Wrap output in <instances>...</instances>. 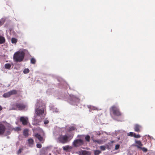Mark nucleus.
I'll list each match as a JSON object with an SVG mask.
<instances>
[{"instance_id":"obj_1","label":"nucleus","mask_w":155,"mask_h":155,"mask_svg":"<svg viewBox=\"0 0 155 155\" xmlns=\"http://www.w3.org/2000/svg\"><path fill=\"white\" fill-rule=\"evenodd\" d=\"M73 136H68L66 134L60 135L57 139L60 143L65 144L68 143L72 138Z\"/></svg>"},{"instance_id":"obj_2","label":"nucleus","mask_w":155,"mask_h":155,"mask_svg":"<svg viewBox=\"0 0 155 155\" xmlns=\"http://www.w3.org/2000/svg\"><path fill=\"white\" fill-rule=\"evenodd\" d=\"M25 56V53L23 51H18L13 55V59L15 61L20 62L22 61Z\"/></svg>"},{"instance_id":"obj_3","label":"nucleus","mask_w":155,"mask_h":155,"mask_svg":"<svg viewBox=\"0 0 155 155\" xmlns=\"http://www.w3.org/2000/svg\"><path fill=\"white\" fill-rule=\"evenodd\" d=\"M44 110L43 108H37L35 109V113L37 116L35 117V120L38 122L41 121V118L39 116L41 115L44 113Z\"/></svg>"},{"instance_id":"obj_4","label":"nucleus","mask_w":155,"mask_h":155,"mask_svg":"<svg viewBox=\"0 0 155 155\" xmlns=\"http://www.w3.org/2000/svg\"><path fill=\"white\" fill-rule=\"evenodd\" d=\"M110 111L115 116L119 117L122 114L119 109L116 105L112 106L110 109Z\"/></svg>"},{"instance_id":"obj_5","label":"nucleus","mask_w":155,"mask_h":155,"mask_svg":"<svg viewBox=\"0 0 155 155\" xmlns=\"http://www.w3.org/2000/svg\"><path fill=\"white\" fill-rule=\"evenodd\" d=\"M27 107V105L23 103H18L13 105L12 109L22 110H24Z\"/></svg>"},{"instance_id":"obj_6","label":"nucleus","mask_w":155,"mask_h":155,"mask_svg":"<svg viewBox=\"0 0 155 155\" xmlns=\"http://www.w3.org/2000/svg\"><path fill=\"white\" fill-rule=\"evenodd\" d=\"M84 144L83 141L81 139H76L74 140L73 145L75 147H78L83 145Z\"/></svg>"},{"instance_id":"obj_7","label":"nucleus","mask_w":155,"mask_h":155,"mask_svg":"<svg viewBox=\"0 0 155 155\" xmlns=\"http://www.w3.org/2000/svg\"><path fill=\"white\" fill-rule=\"evenodd\" d=\"M20 120L24 125H27L28 123V118L26 117H21L20 118Z\"/></svg>"},{"instance_id":"obj_8","label":"nucleus","mask_w":155,"mask_h":155,"mask_svg":"<svg viewBox=\"0 0 155 155\" xmlns=\"http://www.w3.org/2000/svg\"><path fill=\"white\" fill-rule=\"evenodd\" d=\"M34 136L41 143H43L45 141V139L41 136L40 134L38 133H35L34 134Z\"/></svg>"},{"instance_id":"obj_9","label":"nucleus","mask_w":155,"mask_h":155,"mask_svg":"<svg viewBox=\"0 0 155 155\" xmlns=\"http://www.w3.org/2000/svg\"><path fill=\"white\" fill-rule=\"evenodd\" d=\"M142 128V127L141 125L136 124L134 125V129L135 131L139 132L141 131Z\"/></svg>"},{"instance_id":"obj_10","label":"nucleus","mask_w":155,"mask_h":155,"mask_svg":"<svg viewBox=\"0 0 155 155\" xmlns=\"http://www.w3.org/2000/svg\"><path fill=\"white\" fill-rule=\"evenodd\" d=\"M5 126L2 124H0V135H3L5 132Z\"/></svg>"},{"instance_id":"obj_11","label":"nucleus","mask_w":155,"mask_h":155,"mask_svg":"<svg viewBox=\"0 0 155 155\" xmlns=\"http://www.w3.org/2000/svg\"><path fill=\"white\" fill-rule=\"evenodd\" d=\"M135 142L137 144L136 146L139 148H141V147L143 146V144L141 141L140 140H136Z\"/></svg>"},{"instance_id":"obj_12","label":"nucleus","mask_w":155,"mask_h":155,"mask_svg":"<svg viewBox=\"0 0 155 155\" xmlns=\"http://www.w3.org/2000/svg\"><path fill=\"white\" fill-rule=\"evenodd\" d=\"M81 155H90V153L89 152L86 150H81L80 152Z\"/></svg>"},{"instance_id":"obj_13","label":"nucleus","mask_w":155,"mask_h":155,"mask_svg":"<svg viewBox=\"0 0 155 155\" xmlns=\"http://www.w3.org/2000/svg\"><path fill=\"white\" fill-rule=\"evenodd\" d=\"M28 143L30 147H32L34 144V140L31 138H29L28 140Z\"/></svg>"},{"instance_id":"obj_14","label":"nucleus","mask_w":155,"mask_h":155,"mask_svg":"<svg viewBox=\"0 0 155 155\" xmlns=\"http://www.w3.org/2000/svg\"><path fill=\"white\" fill-rule=\"evenodd\" d=\"M72 147L69 145H67L64 146L63 149L64 150L67 151L71 149Z\"/></svg>"},{"instance_id":"obj_15","label":"nucleus","mask_w":155,"mask_h":155,"mask_svg":"<svg viewBox=\"0 0 155 155\" xmlns=\"http://www.w3.org/2000/svg\"><path fill=\"white\" fill-rule=\"evenodd\" d=\"M71 101H74L75 102H78L79 101V99L77 97L73 96L71 98Z\"/></svg>"},{"instance_id":"obj_16","label":"nucleus","mask_w":155,"mask_h":155,"mask_svg":"<svg viewBox=\"0 0 155 155\" xmlns=\"http://www.w3.org/2000/svg\"><path fill=\"white\" fill-rule=\"evenodd\" d=\"M28 129H25L24 130L23 132V135L25 137H27L28 136Z\"/></svg>"},{"instance_id":"obj_17","label":"nucleus","mask_w":155,"mask_h":155,"mask_svg":"<svg viewBox=\"0 0 155 155\" xmlns=\"http://www.w3.org/2000/svg\"><path fill=\"white\" fill-rule=\"evenodd\" d=\"M5 39L4 37L2 36H0V44L4 43L5 42Z\"/></svg>"},{"instance_id":"obj_18","label":"nucleus","mask_w":155,"mask_h":155,"mask_svg":"<svg viewBox=\"0 0 155 155\" xmlns=\"http://www.w3.org/2000/svg\"><path fill=\"white\" fill-rule=\"evenodd\" d=\"M11 96L9 92L4 94L3 95V97L5 98Z\"/></svg>"},{"instance_id":"obj_19","label":"nucleus","mask_w":155,"mask_h":155,"mask_svg":"<svg viewBox=\"0 0 155 155\" xmlns=\"http://www.w3.org/2000/svg\"><path fill=\"white\" fill-rule=\"evenodd\" d=\"M11 96L13 95L16 94L17 93V91L15 90H12L9 91Z\"/></svg>"},{"instance_id":"obj_20","label":"nucleus","mask_w":155,"mask_h":155,"mask_svg":"<svg viewBox=\"0 0 155 155\" xmlns=\"http://www.w3.org/2000/svg\"><path fill=\"white\" fill-rule=\"evenodd\" d=\"M5 68L6 69H9L11 67V65L9 64H6L5 65Z\"/></svg>"},{"instance_id":"obj_21","label":"nucleus","mask_w":155,"mask_h":155,"mask_svg":"<svg viewBox=\"0 0 155 155\" xmlns=\"http://www.w3.org/2000/svg\"><path fill=\"white\" fill-rule=\"evenodd\" d=\"M101 151L100 150H96L94 151V154L95 155H99L101 153Z\"/></svg>"},{"instance_id":"obj_22","label":"nucleus","mask_w":155,"mask_h":155,"mask_svg":"<svg viewBox=\"0 0 155 155\" xmlns=\"http://www.w3.org/2000/svg\"><path fill=\"white\" fill-rule=\"evenodd\" d=\"M76 128L75 127H74V126L71 127H69V129H68V131H72L73 130H75Z\"/></svg>"},{"instance_id":"obj_23","label":"nucleus","mask_w":155,"mask_h":155,"mask_svg":"<svg viewBox=\"0 0 155 155\" xmlns=\"http://www.w3.org/2000/svg\"><path fill=\"white\" fill-rule=\"evenodd\" d=\"M11 41L12 43H16L17 42V40L16 38H12L11 39Z\"/></svg>"},{"instance_id":"obj_24","label":"nucleus","mask_w":155,"mask_h":155,"mask_svg":"<svg viewBox=\"0 0 155 155\" xmlns=\"http://www.w3.org/2000/svg\"><path fill=\"white\" fill-rule=\"evenodd\" d=\"M36 62V61L34 58H32L31 59V64H34Z\"/></svg>"},{"instance_id":"obj_25","label":"nucleus","mask_w":155,"mask_h":155,"mask_svg":"<svg viewBox=\"0 0 155 155\" xmlns=\"http://www.w3.org/2000/svg\"><path fill=\"white\" fill-rule=\"evenodd\" d=\"M13 130L16 131H18L21 130V129L20 127H15L13 129Z\"/></svg>"},{"instance_id":"obj_26","label":"nucleus","mask_w":155,"mask_h":155,"mask_svg":"<svg viewBox=\"0 0 155 155\" xmlns=\"http://www.w3.org/2000/svg\"><path fill=\"white\" fill-rule=\"evenodd\" d=\"M29 70L28 68H25L23 72L25 74H27L29 73Z\"/></svg>"},{"instance_id":"obj_27","label":"nucleus","mask_w":155,"mask_h":155,"mask_svg":"<svg viewBox=\"0 0 155 155\" xmlns=\"http://www.w3.org/2000/svg\"><path fill=\"white\" fill-rule=\"evenodd\" d=\"M85 139L87 142H89L90 140V137L89 135H87L85 137Z\"/></svg>"},{"instance_id":"obj_28","label":"nucleus","mask_w":155,"mask_h":155,"mask_svg":"<svg viewBox=\"0 0 155 155\" xmlns=\"http://www.w3.org/2000/svg\"><path fill=\"white\" fill-rule=\"evenodd\" d=\"M134 137L135 138H139L141 137V136L139 134H136L135 133L134 134Z\"/></svg>"},{"instance_id":"obj_29","label":"nucleus","mask_w":155,"mask_h":155,"mask_svg":"<svg viewBox=\"0 0 155 155\" xmlns=\"http://www.w3.org/2000/svg\"><path fill=\"white\" fill-rule=\"evenodd\" d=\"M100 149L101 150L104 151L105 150L106 147L104 146H101L100 147Z\"/></svg>"},{"instance_id":"obj_30","label":"nucleus","mask_w":155,"mask_h":155,"mask_svg":"<svg viewBox=\"0 0 155 155\" xmlns=\"http://www.w3.org/2000/svg\"><path fill=\"white\" fill-rule=\"evenodd\" d=\"M140 149H141L144 152H147V149L145 147H141Z\"/></svg>"},{"instance_id":"obj_31","label":"nucleus","mask_w":155,"mask_h":155,"mask_svg":"<svg viewBox=\"0 0 155 155\" xmlns=\"http://www.w3.org/2000/svg\"><path fill=\"white\" fill-rule=\"evenodd\" d=\"M36 146H37V147L40 148H41V147L42 145H41V144L39 143H38L37 144Z\"/></svg>"},{"instance_id":"obj_32","label":"nucleus","mask_w":155,"mask_h":155,"mask_svg":"<svg viewBox=\"0 0 155 155\" xmlns=\"http://www.w3.org/2000/svg\"><path fill=\"white\" fill-rule=\"evenodd\" d=\"M135 133L132 132H130L129 133V135L131 137H134Z\"/></svg>"},{"instance_id":"obj_33","label":"nucleus","mask_w":155,"mask_h":155,"mask_svg":"<svg viewBox=\"0 0 155 155\" xmlns=\"http://www.w3.org/2000/svg\"><path fill=\"white\" fill-rule=\"evenodd\" d=\"M44 124H46L49 123V121L47 120H44Z\"/></svg>"},{"instance_id":"obj_34","label":"nucleus","mask_w":155,"mask_h":155,"mask_svg":"<svg viewBox=\"0 0 155 155\" xmlns=\"http://www.w3.org/2000/svg\"><path fill=\"white\" fill-rule=\"evenodd\" d=\"M120 147V145L119 144H117L115 146V150H117Z\"/></svg>"},{"instance_id":"obj_35","label":"nucleus","mask_w":155,"mask_h":155,"mask_svg":"<svg viewBox=\"0 0 155 155\" xmlns=\"http://www.w3.org/2000/svg\"><path fill=\"white\" fill-rule=\"evenodd\" d=\"M21 149H19V150H18V153L19 154L21 152Z\"/></svg>"},{"instance_id":"obj_36","label":"nucleus","mask_w":155,"mask_h":155,"mask_svg":"<svg viewBox=\"0 0 155 155\" xmlns=\"http://www.w3.org/2000/svg\"><path fill=\"white\" fill-rule=\"evenodd\" d=\"M106 146L107 149H110V147H109V145L107 144L106 145Z\"/></svg>"},{"instance_id":"obj_37","label":"nucleus","mask_w":155,"mask_h":155,"mask_svg":"<svg viewBox=\"0 0 155 155\" xmlns=\"http://www.w3.org/2000/svg\"><path fill=\"white\" fill-rule=\"evenodd\" d=\"M110 142H111V144H112L113 143H114V141H111Z\"/></svg>"},{"instance_id":"obj_38","label":"nucleus","mask_w":155,"mask_h":155,"mask_svg":"<svg viewBox=\"0 0 155 155\" xmlns=\"http://www.w3.org/2000/svg\"><path fill=\"white\" fill-rule=\"evenodd\" d=\"M2 107H1V106H0V110H2Z\"/></svg>"},{"instance_id":"obj_39","label":"nucleus","mask_w":155,"mask_h":155,"mask_svg":"<svg viewBox=\"0 0 155 155\" xmlns=\"http://www.w3.org/2000/svg\"><path fill=\"white\" fill-rule=\"evenodd\" d=\"M110 143H109L108 144H110Z\"/></svg>"}]
</instances>
